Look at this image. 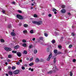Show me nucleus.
I'll return each instance as SVG.
<instances>
[{"instance_id": "nucleus-1", "label": "nucleus", "mask_w": 76, "mask_h": 76, "mask_svg": "<svg viewBox=\"0 0 76 76\" xmlns=\"http://www.w3.org/2000/svg\"><path fill=\"white\" fill-rule=\"evenodd\" d=\"M32 23H34V24H36L37 25H41L42 23V22L41 21H39L38 22L35 21H33Z\"/></svg>"}, {"instance_id": "nucleus-2", "label": "nucleus", "mask_w": 76, "mask_h": 76, "mask_svg": "<svg viewBox=\"0 0 76 76\" xmlns=\"http://www.w3.org/2000/svg\"><path fill=\"white\" fill-rule=\"evenodd\" d=\"M17 18L19 19H20L21 20H22L24 18L23 16H22L20 15H16Z\"/></svg>"}, {"instance_id": "nucleus-3", "label": "nucleus", "mask_w": 76, "mask_h": 76, "mask_svg": "<svg viewBox=\"0 0 76 76\" xmlns=\"http://www.w3.org/2000/svg\"><path fill=\"white\" fill-rule=\"evenodd\" d=\"M51 57H52V53H51L50 54V55H49L48 58H47V61H49L51 58Z\"/></svg>"}, {"instance_id": "nucleus-4", "label": "nucleus", "mask_w": 76, "mask_h": 76, "mask_svg": "<svg viewBox=\"0 0 76 76\" xmlns=\"http://www.w3.org/2000/svg\"><path fill=\"white\" fill-rule=\"evenodd\" d=\"M5 50L6 51H11L12 50L11 48H5Z\"/></svg>"}, {"instance_id": "nucleus-5", "label": "nucleus", "mask_w": 76, "mask_h": 76, "mask_svg": "<svg viewBox=\"0 0 76 76\" xmlns=\"http://www.w3.org/2000/svg\"><path fill=\"white\" fill-rule=\"evenodd\" d=\"M53 69V72H56V70L57 69V66H54Z\"/></svg>"}, {"instance_id": "nucleus-6", "label": "nucleus", "mask_w": 76, "mask_h": 76, "mask_svg": "<svg viewBox=\"0 0 76 76\" xmlns=\"http://www.w3.org/2000/svg\"><path fill=\"white\" fill-rule=\"evenodd\" d=\"M19 70H17L14 71V74H18V73H19Z\"/></svg>"}, {"instance_id": "nucleus-7", "label": "nucleus", "mask_w": 76, "mask_h": 76, "mask_svg": "<svg viewBox=\"0 0 76 76\" xmlns=\"http://www.w3.org/2000/svg\"><path fill=\"white\" fill-rule=\"evenodd\" d=\"M61 12L62 13H66V10L64 9H62L61 10Z\"/></svg>"}, {"instance_id": "nucleus-8", "label": "nucleus", "mask_w": 76, "mask_h": 76, "mask_svg": "<svg viewBox=\"0 0 76 76\" xmlns=\"http://www.w3.org/2000/svg\"><path fill=\"white\" fill-rule=\"evenodd\" d=\"M17 56H18V57H20V56H21V53L20 52H18L17 53Z\"/></svg>"}, {"instance_id": "nucleus-9", "label": "nucleus", "mask_w": 76, "mask_h": 76, "mask_svg": "<svg viewBox=\"0 0 76 76\" xmlns=\"http://www.w3.org/2000/svg\"><path fill=\"white\" fill-rule=\"evenodd\" d=\"M35 61L36 63H38V62H39V59L38 58H37L36 59Z\"/></svg>"}, {"instance_id": "nucleus-10", "label": "nucleus", "mask_w": 76, "mask_h": 76, "mask_svg": "<svg viewBox=\"0 0 76 76\" xmlns=\"http://www.w3.org/2000/svg\"><path fill=\"white\" fill-rule=\"evenodd\" d=\"M51 42H52V44H54V43L56 42V40L54 39H53L51 41Z\"/></svg>"}, {"instance_id": "nucleus-11", "label": "nucleus", "mask_w": 76, "mask_h": 76, "mask_svg": "<svg viewBox=\"0 0 76 76\" xmlns=\"http://www.w3.org/2000/svg\"><path fill=\"white\" fill-rule=\"evenodd\" d=\"M57 50L55 49L54 50L53 52L55 54H57Z\"/></svg>"}, {"instance_id": "nucleus-12", "label": "nucleus", "mask_w": 76, "mask_h": 76, "mask_svg": "<svg viewBox=\"0 0 76 76\" xmlns=\"http://www.w3.org/2000/svg\"><path fill=\"white\" fill-rule=\"evenodd\" d=\"M11 35L12 36H15V35H16V34H15L14 32H12Z\"/></svg>"}, {"instance_id": "nucleus-13", "label": "nucleus", "mask_w": 76, "mask_h": 76, "mask_svg": "<svg viewBox=\"0 0 76 76\" xmlns=\"http://www.w3.org/2000/svg\"><path fill=\"white\" fill-rule=\"evenodd\" d=\"M23 26L24 28H28V25L27 24H24L23 25Z\"/></svg>"}, {"instance_id": "nucleus-14", "label": "nucleus", "mask_w": 76, "mask_h": 76, "mask_svg": "<svg viewBox=\"0 0 76 76\" xmlns=\"http://www.w3.org/2000/svg\"><path fill=\"white\" fill-rule=\"evenodd\" d=\"M19 45H17L14 47V49H17L18 48H19Z\"/></svg>"}, {"instance_id": "nucleus-15", "label": "nucleus", "mask_w": 76, "mask_h": 76, "mask_svg": "<svg viewBox=\"0 0 76 76\" xmlns=\"http://www.w3.org/2000/svg\"><path fill=\"white\" fill-rule=\"evenodd\" d=\"M23 54H28V52L26 50H24L23 53Z\"/></svg>"}, {"instance_id": "nucleus-16", "label": "nucleus", "mask_w": 76, "mask_h": 76, "mask_svg": "<svg viewBox=\"0 0 76 76\" xmlns=\"http://www.w3.org/2000/svg\"><path fill=\"white\" fill-rule=\"evenodd\" d=\"M39 39L40 40H43V39H44V37H39Z\"/></svg>"}, {"instance_id": "nucleus-17", "label": "nucleus", "mask_w": 76, "mask_h": 76, "mask_svg": "<svg viewBox=\"0 0 76 76\" xmlns=\"http://www.w3.org/2000/svg\"><path fill=\"white\" fill-rule=\"evenodd\" d=\"M33 65H34V63L32 62H31L29 64V66H33Z\"/></svg>"}, {"instance_id": "nucleus-18", "label": "nucleus", "mask_w": 76, "mask_h": 76, "mask_svg": "<svg viewBox=\"0 0 76 76\" xmlns=\"http://www.w3.org/2000/svg\"><path fill=\"white\" fill-rule=\"evenodd\" d=\"M23 32L24 34H25V33H27L28 32V31H27V30H25L23 31Z\"/></svg>"}, {"instance_id": "nucleus-19", "label": "nucleus", "mask_w": 76, "mask_h": 76, "mask_svg": "<svg viewBox=\"0 0 76 76\" xmlns=\"http://www.w3.org/2000/svg\"><path fill=\"white\" fill-rule=\"evenodd\" d=\"M23 47H26V43H23L22 45Z\"/></svg>"}, {"instance_id": "nucleus-20", "label": "nucleus", "mask_w": 76, "mask_h": 76, "mask_svg": "<svg viewBox=\"0 0 76 76\" xmlns=\"http://www.w3.org/2000/svg\"><path fill=\"white\" fill-rule=\"evenodd\" d=\"M30 32L31 34H34V31L33 30H31L30 31Z\"/></svg>"}, {"instance_id": "nucleus-21", "label": "nucleus", "mask_w": 76, "mask_h": 76, "mask_svg": "<svg viewBox=\"0 0 76 76\" xmlns=\"http://www.w3.org/2000/svg\"><path fill=\"white\" fill-rule=\"evenodd\" d=\"M34 54H37V50H34Z\"/></svg>"}, {"instance_id": "nucleus-22", "label": "nucleus", "mask_w": 76, "mask_h": 76, "mask_svg": "<svg viewBox=\"0 0 76 76\" xmlns=\"http://www.w3.org/2000/svg\"><path fill=\"white\" fill-rule=\"evenodd\" d=\"M56 58H54L53 60V61H54V63H55L56 62Z\"/></svg>"}, {"instance_id": "nucleus-23", "label": "nucleus", "mask_w": 76, "mask_h": 76, "mask_svg": "<svg viewBox=\"0 0 76 76\" xmlns=\"http://www.w3.org/2000/svg\"><path fill=\"white\" fill-rule=\"evenodd\" d=\"M58 48L59 49H61L62 48V46L60 45H58Z\"/></svg>"}, {"instance_id": "nucleus-24", "label": "nucleus", "mask_w": 76, "mask_h": 76, "mask_svg": "<svg viewBox=\"0 0 76 76\" xmlns=\"http://www.w3.org/2000/svg\"><path fill=\"white\" fill-rule=\"evenodd\" d=\"M9 75H12V72L11 71H9Z\"/></svg>"}, {"instance_id": "nucleus-25", "label": "nucleus", "mask_w": 76, "mask_h": 76, "mask_svg": "<svg viewBox=\"0 0 76 76\" xmlns=\"http://www.w3.org/2000/svg\"><path fill=\"white\" fill-rule=\"evenodd\" d=\"M34 18H37V17H38V16L37 14H34Z\"/></svg>"}, {"instance_id": "nucleus-26", "label": "nucleus", "mask_w": 76, "mask_h": 76, "mask_svg": "<svg viewBox=\"0 0 76 76\" xmlns=\"http://www.w3.org/2000/svg\"><path fill=\"white\" fill-rule=\"evenodd\" d=\"M52 71H50L49 72H48V74H51L52 73Z\"/></svg>"}, {"instance_id": "nucleus-27", "label": "nucleus", "mask_w": 76, "mask_h": 76, "mask_svg": "<svg viewBox=\"0 0 76 76\" xmlns=\"http://www.w3.org/2000/svg\"><path fill=\"white\" fill-rule=\"evenodd\" d=\"M39 61H40V62H42L43 61H44V60L41 59L39 60Z\"/></svg>"}, {"instance_id": "nucleus-28", "label": "nucleus", "mask_w": 76, "mask_h": 76, "mask_svg": "<svg viewBox=\"0 0 76 76\" xmlns=\"http://www.w3.org/2000/svg\"><path fill=\"white\" fill-rule=\"evenodd\" d=\"M72 75H73V72H72L71 71L70 72V76H72Z\"/></svg>"}, {"instance_id": "nucleus-29", "label": "nucleus", "mask_w": 76, "mask_h": 76, "mask_svg": "<svg viewBox=\"0 0 76 76\" xmlns=\"http://www.w3.org/2000/svg\"><path fill=\"white\" fill-rule=\"evenodd\" d=\"M0 41L1 42H4V40L3 39H1Z\"/></svg>"}, {"instance_id": "nucleus-30", "label": "nucleus", "mask_w": 76, "mask_h": 76, "mask_svg": "<svg viewBox=\"0 0 76 76\" xmlns=\"http://www.w3.org/2000/svg\"><path fill=\"white\" fill-rule=\"evenodd\" d=\"M13 39H14L15 41V42H16V41H18V39H15V37H13Z\"/></svg>"}, {"instance_id": "nucleus-31", "label": "nucleus", "mask_w": 76, "mask_h": 76, "mask_svg": "<svg viewBox=\"0 0 76 76\" xmlns=\"http://www.w3.org/2000/svg\"><path fill=\"white\" fill-rule=\"evenodd\" d=\"M44 35L45 37H48V34L46 33H44Z\"/></svg>"}, {"instance_id": "nucleus-32", "label": "nucleus", "mask_w": 76, "mask_h": 76, "mask_svg": "<svg viewBox=\"0 0 76 76\" xmlns=\"http://www.w3.org/2000/svg\"><path fill=\"white\" fill-rule=\"evenodd\" d=\"M33 59H34V57H32L30 59L29 61H32V60H33Z\"/></svg>"}, {"instance_id": "nucleus-33", "label": "nucleus", "mask_w": 76, "mask_h": 76, "mask_svg": "<svg viewBox=\"0 0 76 76\" xmlns=\"http://www.w3.org/2000/svg\"><path fill=\"white\" fill-rule=\"evenodd\" d=\"M8 28H11L12 27V26H11V24H10L8 25Z\"/></svg>"}, {"instance_id": "nucleus-34", "label": "nucleus", "mask_w": 76, "mask_h": 76, "mask_svg": "<svg viewBox=\"0 0 76 76\" xmlns=\"http://www.w3.org/2000/svg\"><path fill=\"white\" fill-rule=\"evenodd\" d=\"M12 53H17V51H14V50H13L12 52Z\"/></svg>"}, {"instance_id": "nucleus-35", "label": "nucleus", "mask_w": 76, "mask_h": 76, "mask_svg": "<svg viewBox=\"0 0 76 76\" xmlns=\"http://www.w3.org/2000/svg\"><path fill=\"white\" fill-rule=\"evenodd\" d=\"M16 69V67L15 66H13L12 67V70H15Z\"/></svg>"}, {"instance_id": "nucleus-36", "label": "nucleus", "mask_w": 76, "mask_h": 76, "mask_svg": "<svg viewBox=\"0 0 76 76\" xmlns=\"http://www.w3.org/2000/svg\"><path fill=\"white\" fill-rule=\"evenodd\" d=\"M22 42H24V43H25V42H26V41L25 39H23L22 40Z\"/></svg>"}, {"instance_id": "nucleus-37", "label": "nucleus", "mask_w": 76, "mask_h": 76, "mask_svg": "<svg viewBox=\"0 0 76 76\" xmlns=\"http://www.w3.org/2000/svg\"><path fill=\"white\" fill-rule=\"evenodd\" d=\"M32 47V45H31L29 46V48L31 49Z\"/></svg>"}, {"instance_id": "nucleus-38", "label": "nucleus", "mask_w": 76, "mask_h": 76, "mask_svg": "<svg viewBox=\"0 0 76 76\" xmlns=\"http://www.w3.org/2000/svg\"><path fill=\"white\" fill-rule=\"evenodd\" d=\"M53 12H56V11H57L55 9V8H54L53 10Z\"/></svg>"}, {"instance_id": "nucleus-39", "label": "nucleus", "mask_w": 76, "mask_h": 76, "mask_svg": "<svg viewBox=\"0 0 76 76\" xmlns=\"http://www.w3.org/2000/svg\"><path fill=\"white\" fill-rule=\"evenodd\" d=\"M2 13H4V14L6 12V11H4V10H2Z\"/></svg>"}, {"instance_id": "nucleus-40", "label": "nucleus", "mask_w": 76, "mask_h": 76, "mask_svg": "<svg viewBox=\"0 0 76 76\" xmlns=\"http://www.w3.org/2000/svg\"><path fill=\"white\" fill-rule=\"evenodd\" d=\"M55 34L56 35H58V33L57 32H55Z\"/></svg>"}, {"instance_id": "nucleus-41", "label": "nucleus", "mask_w": 76, "mask_h": 76, "mask_svg": "<svg viewBox=\"0 0 76 76\" xmlns=\"http://www.w3.org/2000/svg\"><path fill=\"white\" fill-rule=\"evenodd\" d=\"M12 3L13 4H16V3L15 2L13 1L12 2Z\"/></svg>"}, {"instance_id": "nucleus-42", "label": "nucleus", "mask_w": 76, "mask_h": 76, "mask_svg": "<svg viewBox=\"0 0 76 76\" xmlns=\"http://www.w3.org/2000/svg\"><path fill=\"white\" fill-rule=\"evenodd\" d=\"M61 7L62 8H64V7H65V6H64V5H63L61 6Z\"/></svg>"}, {"instance_id": "nucleus-43", "label": "nucleus", "mask_w": 76, "mask_h": 76, "mask_svg": "<svg viewBox=\"0 0 76 76\" xmlns=\"http://www.w3.org/2000/svg\"><path fill=\"white\" fill-rule=\"evenodd\" d=\"M8 56V58H11V57H12V56L11 55H9Z\"/></svg>"}, {"instance_id": "nucleus-44", "label": "nucleus", "mask_w": 76, "mask_h": 76, "mask_svg": "<svg viewBox=\"0 0 76 76\" xmlns=\"http://www.w3.org/2000/svg\"><path fill=\"white\" fill-rule=\"evenodd\" d=\"M18 12L20 13H22V11L21 10H19L18 11Z\"/></svg>"}, {"instance_id": "nucleus-45", "label": "nucleus", "mask_w": 76, "mask_h": 76, "mask_svg": "<svg viewBox=\"0 0 76 76\" xmlns=\"http://www.w3.org/2000/svg\"><path fill=\"white\" fill-rule=\"evenodd\" d=\"M73 61L74 63H75V62H76V59H73Z\"/></svg>"}, {"instance_id": "nucleus-46", "label": "nucleus", "mask_w": 76, "mask_h": 76, "mask_svg": "<svg viewBox=\"0 0 76 76\" xmlns=\"http://www.w3.org/2000/svg\"><path fill=\"white\" fill-rule=\"evenodd\" d=\"M16 64L18 65H19V64H20V62H18L16 63Z\"/></svg>"}, {"instance_id": "nucleus-47", "label": "nucleus", "mask_w": 76, "mask_h": 76, "mask_svg": "<svg viewBox=\"0 0 76 76\" xmlns=\"http://www.w3.org/2000/svg\"><path fill=\"white\" fill-rule=\"evenodd\" d=\"M22 70H25V67H24V66H22Z\"/></svg>"}, {"instance_id": "nucleus-48", "label": "nucleus", "mask_w": 76, "mask_h": 76, "mask_svg": "<svg viewBox=\"0 0 76 76\" xmlns=\"http://www.w3.org/2000/svg\"><path fill=\"white\" fill-rule=\"evenodd\" d=\"M72 47V45H70L69 46V48H71Z\"/></svg>"}, {"instance_id": "nucleus-49", "label": "nucleus", "mask_w": 76, "mask_h": 76, "mask_svg": "<svg viewBox=\"0 0 76 76\" xmlns=\"http://www.w3.org/2000/svg\"><path fill=\"white\" fill-rule=\"evenodd\" d=\"M51 16H52V15H51V14H49L48 15V16L49 17H51Z\"/></svg>"}, {"instance_id": "nucleus-50", "label": "nucleus", "mask_w": 76, "mask_h": 76, "mask_svg": "<svg viewBox=\"0 0 76 76\" xmlns=\"http://www.w3.org/2000/svg\"><path fill=\"white\" fill-rule=\"evenodd\" d=\"M72 36H75V34L74 33H72Z\"/></svg>"}, {"instance_id": "nucleus-51", "label": "nucleus", "mask_w": 76, "mask_h": 76, "mask_svg": "<svg viewBox=\"0 0 76 76\" xmlns=\"http://www.w3.org/2000/svg\"><path fill=\"white\" fill-rule=\"evenodd\" d=\"M7 61H8V62H10V59H8L7 60Z\"/></svg>"}, {"instance_id": "nucleus-52", "label": "nucleus", "mask_w": 76, "mask_h": 76, "mask_svg": "<svg viewBox=\"0 0 76 76\" xmlns=\"http://www.w3.org/2000/svg\"><path fill=\"white\" fill-rule=\"evenodd\" d=\"M32 40L33 41H35V38H33Z\"/></svg>"}, {"instance_id": "nucleus-53", "label": "nucleus", "mask_w": 76, "mask_h": 76, "mask_svg": "<svg viewBox=\"0 0 76 76\" xmlns=\"http://www.w3.org/2000/svg\"><path fill=\"white\" fill-rule=\"evenodd\" d=\"M68 15H69V16L71 15V14H70V13L69 12L68 13Z\"/></svg>"}, {"instance_id": "nucleus-54", "label": "nucleus", "mask_w": 76, "mask_h": 76, "mask_svg": "<svg viewBox=\"0 0 76 76\" xmlns=\"http://www.w3.org/2000/svg\"><path fill=\"white\" fill-rule=\"evenodd\" d=\"M31 72H33V71H34V69H31Z\"/></svg>"}, {"instance_id": "nucleus-55", "label": "nucleus", "mask_w": 76, "mask_h": 76, "mask_svg": "<svg viewBox=\"0 0 76 76\" xmlns=\"http://www.w3.org/2000/svg\"><path fill=\"white\" fill-rule=\"evenodd\" d=\"M26 60H29V58H26Z\"/></svg>"}, {"instance_id": "nucleus-56", "label": "nucleus", "mask_w": 76, "mask_h": 76, "mask_svg": "<svg viewBox=\"0 0 76 76\" xmlns=\"http://www.w3.org/2000/svg\"><path fill=\"white\" fill-rule=\"evenodd\" d=\"M19 25L20 26H21V25H22V23H20L19 24Z\"/></svg>"}, {"instance_id": "nucleus-57", "label": "nucleus", "mask_w": 76, "mask_h": 76, "mask_svg": "<svg viewBox=\"0 0 76 76\" xmlns=\"http://www.w3.org/2000/svg\"><path fill=\"white\" fill-rule=\"evenodd\" d=\"M58 54H61V52H58Z\"/></svg>"}, {"instance_id": "nucleus-58", "label": "nucleus", "mask_w": 76, "mask_h": 76, "mask_svg": "<svg viewBox=\"0 0 76 76\" xmlns=\"http://www.w3.org/2000/svg\"><path fill=\"white\" fill-rule=\"evenodd\" d=\"M8 69H11V67L10 66H9Z\"/></svg>"}, {"instance_id": "nucleus-59", "label": "nucleus", "mask_w": 76, "mask_h": 76, "mask_svg": "<svg viewBox=\"0 0 76 76\" xmlns=\"http://www.w3.org/2000/svg\"><path fill=\"white\" fill-rule=\"evenodd\" d=\"M31 68H29V69H28V70H31Z\"/></svg>"}, {"instance_id": "nucleus-60", "label": "nucleus", "mask_w": 76, "mask_h": 76, "mask_svg": "<svg viewBox=\"0 0 76 76\" xmlns=\"http://www.w3.org/2000/svg\"><path fill=\"white\" fill-rule=\"evenodd\" d=\"M19 61H20V62H22V60H19Z\"/></svg>"}, {"instance_id": "nucleus-61", "label": "nucleus", "mask_w": 76, "mask_h": 76, "mask_svg": "<svg viewBox=\"0 0 76 76\" xmlns=\"http://www.w3.org/2000/svg\"><path fill=\"white\" fill-rule=\"evenodd\" d=\"M6 76H9V75H8V74H6Z\"/></svg>"}, {"instance_id": "nucleus-62", "label": "nucleus", "mask_w": 76, "mask_h": 76, "mask_svg": "<svg viewBox=\"0 0 76 76\" xmlns=\"http://www.w3.org/2000/svg\"><path fill=\"white\" fill-rule=\"evenodd\" d=\"M54 14H57V12H54Z\"/></svg>"}, {"instance_id": "nucleus-63", "label": "nucleus", "mask_w": 76, "mask_h": 76, "mask_svg": "<svg viewBox=\"0 0 76 76\" xmlns=\"http://www.w3.org/2000/svg\"><path fill=\"white\" fill-rule=\"evenodd\" d=\"M31 6H34V4L33 3H31Z\"/></svg>"}, {"instance_id": "nucleus-64", "label": "nucleus", "mask_w": 76, "mask_h": 76, "mask_svg": "<svg viewBox=\"0 0 76 76\" xmlns=\"http://www.w3.org/2000/svg\"><path fill=\"white\" fill-rule=\"evenodd\" d=\"M8 64L7 63V62L5 63V64H6V65H7Z\"/></svg>"}]
</instances>
